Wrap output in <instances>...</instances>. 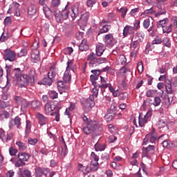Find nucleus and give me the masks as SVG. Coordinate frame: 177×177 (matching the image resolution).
I'll use <instances>...</instances> for the list:
<instances>
[{
	"label": "nucleus",
	"instance_id": "obj_47",
	"mask_svg": "<svg viewBox=\"0 0 177 177\" xmlns=\"http://www.w3.org/2000/svg\"><path fill=\"white\" fill-rule=\"evenodd\" d=\"M27 54H28L27 48H24V49H21L20 52L17 53V56L18 57H23L24 56H27Z\"/></svg>",
	"mask_w": 177,
	"mask_h": 177
},
{
	"label": "nucleus",
	"instance_id": "obj_48",
	"mask_svg": "<svg viewBox=\"0 0 177 177\" xmlns=\"http://www.w3.org/2000/svg\"><path fill=\"white\" fill-rule=\"evenodd\" d=\"M48 95L50 96V99H57L58 93L57 92L51 90L48 91Z\"/></svg>",
	"mask_w": 177,
	"mask_h": 177
},
{
	"label": "nucleus",
	"instance_id": "obj_3",
	"mask_svg": "<svg viewBox=\"0 0 177 177\" xmlns=\"http://www.w3.org/2000/svg\"><path fill=\"white\" fill-rule=\"evenodd\" d=\"M34 75H35V72L34 71H30L29 75L25 74L18 79L17 82L19 88H27L28 86V84L34 83Z\"/></svg>",
	"mask_w": 177,
	"mask_h": 177
},
{
	"label": "nucleus",
	"instance_id": "obj_14",
	"mask_svg": "<svg viewBox=\"0 0 177 177\" xmlns=\"http://www.w3.org/2000/svg\"><path fill=\"white\" fill-rule=\"evenodd\" d=\"M99 89H100V86L99 84L95 85L94 88L92 89V96L90 97L88 100L91 101V104H90V107H93L95 106V103H93V97H97V95H99Z\"/></svg>",
	"mask_w": 177,
	"mask_h": 177
},
{
	"label": "nucleus",
	"instance_id": "obj_19",
	"mask_svg": "<svg viewBox=\"0 0 177 177\" xmlns=\"http://www.w3.org/2000/svg\"><path fill=\"white\" fill-rule=\"evenodd\" d=\"M25 74H23V71H21V70L20 69V68H15V69H13L12 71V75H14V78L17 81L18 80H19L20 78H21V77H23V75H24Z\"/></svg>",
	"mask_w": 177,
	"mask_h": 177
},
{
	"label": "nucleus",
	"instance_id": "obj_57",
	"mask_svg": "<svg viewBox=\"0 0 177 177\" xmlns=\"http://www.w3.org/2000/svg\"><path fill=\"white\" fill-rule=\"evenodd\" d=\"M28 142L29 145H31L32 146H35L38 143V139L37 138H28Z\"/></svg>",
	"mask_w": 177,
	"mask_h": 177
},
{
	"label": "nucleus",
	"instance_id": "obj_27",
	"mask_svg": "<svg viewBox=\"0 0 177 177\" xmlns=\"http://www.w3.org/2000/svg\"><path fill=\"white\" fill-rule=\"evenodd\" d=\"M165 90L167 95H174V90H172V84H171V82L169 80L165 82Z\"/></svg>",
	"mask_w": 177,
	"mask_h": 177
},
{
	"label": "nucleus",
	"instance_id": "obj_13",
	"mask_svg": "<svg viewBox=\"0 0 177 177\" xmlns=\"http://www.w3.org/2000/svg\"><path fill=\"white\" fill-rule=\"evenodd\" d=\"M103 39L108 46H113L114 44H117V40L114 39V36L112 34L105 35Z\"/></svg>",
	"mask_w": 177,
	"mask_h": 177
},
{
	"label": "nucleus",
	"instance_id": "obj_44",
	"mask_svg": "<svg viewBox=\"0 0 177 177\" xmlns=\"http://www.w3.org/2000/svg\"><path fill=\"white\" fill-rule=\"evenodd\" d=\"M118 63L119 64H125L127 63V57H125L124 55H121L118 58Z\"/></svg>",
	"mask_w": 177,
	"mask_h": 177
},
{
	"label": "nucleus",
	"instance_id": "obj_61",
	"mask_svg": "<svg viewBox=\"0 0 177 177\" xmlns=\"http://www.w3.org/2000/svg\"><path fill=\"white\" fill-rule=\"evenodd\" d=\"M32 50L34 49H38L39 48V39H35V41L32 44Z\"/></svg>",
	"mask_w": 177,
	"mask_h": 177
},
{
	"label": "nucleus",
	"instance_id": "obj_16",
	"mask_svg": "<svg viewBox=\"0 0 177 177\" xmlns=\"http://www.w3.org/2000/svg\"><path fill=\"white\" fill-rule=\"evenodd\" d=\"M140 43L138 41H135L133 40V43L131 44V46L133 49H134L133 51L131 53V57H136V55H138V50H139V48L140 46Z\"/></svg>",
	"mask_w": 177,
	"mask_h": 177
},
{
	"label": "nucleus",
	"instance_id": "obj_51",
	"mask_svg": "<svg viewBox=\"0 0 177 177\" xmlns=\"http://www.w3.org/2000/svg\"><path fill=\"white\" fill-rule=\"evenodd\" d=\"M153 104L156 107L160 106L161 104V98H160V97H155L153 99Z\"/></svg>",
	"mask_w": 177,
	"mask_h": 177
},
{
	"label": "nucleus",
	"instance_id": "obj_49",
	"mask_svg": "<svg viewBox=\"0 0 177 177\" xmlns=\"http://www.w3.org/2000/svg\"><path fill=\"white\" fill-rule=\"evenodd\" d=\"M57 88L59 91H66V84L62 81L57 82Z\"/></svg>",
	"mask_w": 177,
	"mask_h": 177
},
{
	"label": "nucleus",
	"instance_id": "obj_53",
	"mask_svg": "<svg viewBox=\"0 0 177 177\" xmlns=\"http://www.w3.org/2000/svg\"><path fill=\"white\" fill-rule=\"evenodd\" d=\"M74 64V62L71 60H68L67 62V66H66V71H73V66Z\"/></svg>",
	"mask_w": 177,
	"mask_h": 177
},
{
	"label": "nucleus",
	"instance_id": "obj_4",
	"mask_svg": "<svg viewBox=\"0 0 177 177\" xmlns=\"http://www.w3.org/2000/svg\"><path fill=\"white\" fill-rule=\"evenodd\" d=\"M100 131H102V127L97 125V122L92 120L87 124V127L83 128V131L86 135L91 133L99 135Z\"/></svg>",
	"mask_w": 177,
	"mask_h": 177
},
{
	"label": "nucleus",
	"instance_id": "obj_6",
	"mask_svg": "<svg viewBox=\"0 0 177 177\" xmlns=\"http://www.w3.org/2000/svg\"><path fill=\"white\" fill-rule=\"evenodd\" d=\"M56 108L62 109V104L57 101L50 102L44 106V113L46 114V115H51L53 113V110Z\"/></svg>",
	"mask_w": 177,
	"mask_h": 177
},
{
	"label": "nucleus",
	"instance_id": "obj_32",
	"mask_svg": "<svg viewBox=\"0 0 177 177\" xmlns=\"http://www.w3.org/2000/svg\"><path fill=\"white\" fill-rule=\"evenodd\" d=\"M43 10H44V13L46 16V17H47L48 19H49V17L52 15V14L53 13L52 12V10H50V8H49V7H48L46 5H45L44 6H43Z\"/></svg>",
	"mask_w": 177,
	"mask_h": 177
},
{
	"label": "nucleus",
	"instance_id": "obj_31",
	"mask_svg": "<svg viewBox=\"0 0 177 177\" xmlns=\"http://www.w3.org/2000/svg\"><path fill=\"white\" fill-rule=\"evenodd\" d=\"M163 34H169L172 32V23H168L162 29Z\"/></svg>",
	"mask_w": 177,
	"mask_h": 177
},
{
	"label": "nucleus",
	"instance_id": "obj_17",
	"mask_svg": "<svg viewBox=\"0 0 177 177\" xmlns=\"http://www.w3.org/2000/svg\"><path fill=\"white\" fill-rule=\"evenodd\" d=\"M15 125L18 128V129H20V127L21 126V118H20V117L17 116L14 120L10 122V128H13Z\"/></svg>",
	"mask_w": 177,
	"mask_h": 177
},
{
	"label": "nucleus",
	"instance_id": "obj_34",
	"mask_svg": "<svg viewBox=\"0 0 177 177\" xmlns=\"http://www.w3.org/2000/svg\"><path fill=\"white\" fill-rule=\"evenodd\" d=\"M90 169L93 172H96L99 169V162L96 161H91L90 165Z\"/></svg>",
	"mask_w": 177,
	"mask_h": 177
},
{
	"label": "nucleus",
	"instance_id": "obj_35",
	"mask_svg": "<svg viewBox=\"0 0 177 177\" xmlns=\"http://www.w3.org/2000/svg\"><path fill=\"white\" fill-rule=\"evenodd\" d=\"M95 150V151H103L106 150V145L105 144H100V143H96L94 145Z\"/></svg>",
	"mask_w": 177,
	"mask_h": 177
},
{
	"label": "nucleus",
	"instance_id": "obj_52",
	"mask_svg": "<svg viewBox=\"0 0 177 177\" xmlns=\"http://www.w3.org/2000/svg\"><path fill=\"white\" fill-rule=\"evenodd\" d=\"M119 12L120 13H122L121 17H122V19H125V17L127 16V12H128V8H121L119 10Z\"/></svg>",
	"mask_w": 177,
	"mask_h": 177
},
{
	"label": "nucleus",
	"instance_id": "obj_8",
	"mask_svg": "<svg viewBox=\"0 0 177 177\" xmlns=\"http://www.w3.org/2000/svg\"><path fill=\"white\" fill-rule=\"evenodd\" d=\"M109 23L108 21L102 20L100 23V26L102 27L99 30L97 35H100V34H106V32H109V30L111 29V25L107 24Z\"/></svg>",
	"mask_w": 177,
	"mask_h": 177
},
{
	"label": "nucleus",
	"instance_id": "obj_2",
	"mask_svg": "<svg viewBox=\"0 0 177 177\" xmlns=\"http://www.w3.org/2000/svg\"><path fill=\"white\" fill-rule=\"evenodd\" d=\"M61 16H62L63 20H67L68 17H71L72 20L77 19L80 16V10L78 5H74L70 10L67 9V6L65 9L60 12Z\"/></svg>",
	"mask_w": 177,
	"mask_h": 177
},
{
	"label": "nucleus",
	"instance_id": "obj_29",
	"mask_svg": "<svg viewBox=\"0 0 177 177\" xmlns=\"http://www.w3.org/2000/svg\"><path fill=\"white\" fill-rule=\"evenodd\" d=\"M114 117H115V114L114 113L109 112L107 111L104 115V120L106 121V122H110L114 120Z\"/></svg>",
	"mask_w": 177,
	"mask_h": 177
},
{
	"label": "nucleus",
	"instance_id": "obj_62",
	"mask_svg": "<svg viewBox=\"0 0 177 177\" xmlns=\"http://www.w3.org/2000/svg\"><path fill=\"white\" fill-rule=\"evenodd\" d=\"M11 24H12V19L10 18V17H6V19H4V26H9Z\"/></svg>",
	"mask_w": 177,
	"mask_h": 177
},
{
	"label": "nucleus",
	"instance_id": "obj_24",
	"mask_svg": "<svg viewBox=\"0 0 177 177\" xmlns=\"http://www.w3.org/2000/svg\"><path fill=\"white\" fill-rule=\"evenodd\" d=\"M169 23V19L165 18L164 19L160 20L157 22L156 26L158 28H164Z\"/></svg>",
	"mask_w": 177,
	"mask_h": 177
},
{
	"label": "nucleus",
	"instance_id": "obj_59",
	"mask_svg": "<svg viewBox=\"0 0 177 177\" xmlns=\"http://www.w3.org/2000/svg\"><path fill=\"white\" fill-rule=\"evenodd\" d=\"M26 133H30L31 131V122L30 120H26Z\"/></svg>",
	"mask_w": 177,
	"mask_h": 177
},
{
	"label": "nucleus",
	"instance_id": "obj_40",
	"mask_svg": "<svg viewBox=\"0 0 177 177\" xmlns=\"http://www.w3.org/2000/svg\"><path fill=\"white\" fill-rule=\"evenodd\" d=\"M168 125V121L165 119H162L158 121V127L159 129H161V128H165Z\"/></svg>",
	"mask_w": 177,
	"mask_h": 177
},
{
	"label": "nucleus",
	"instance_id": "obj_20",
	"mask_svg": "<svg viewBox=\"0 0 177 177\" xmlns=\"http://www.w3.org/2000/svg\"><path fill=\"white\" fill-rule=\"evenodd\" d=\"M31 59H32V62H33V63H36L37 62H39V60L40 59L39 50H38L37 49L32 50Z\"/></svg>",
	"mask_w": 177,
	"mask_h": 177
},
{
	"label": "nucleus",
	"instance_id": "obj_54",
	"mask_svg": "<svg viewBox=\"0 0 177 177\" xmlns=\"http://www.w3.org/2000/svg\"><path fill=\"white\" fill-rule=\"evenodd\" d=\"M24 165H26V162H24V161L20 159H18V160L15 163V166L17 168H19L20 167H24Z\"/></svg>",
	"mask_w": 177,
	"mask_h": 177
},
{
	"label": "nucleus",
	"instance_id": "obj_10",
	"mask_svg": "<svg viewBox=\"0 0 177 177\" xmlns=\"http://www.w3.org/2000/svg\"><path fill=\"white\" fill-rule=\"evenodd\" d=\"M156 153V147L154 145H149L147 148L142 150V156L150 158Z\"/></svg>",
	"mask_w": 177,
	"mask_h": 177
},
{
	"label": "nucleus",
	"instance_id": "obj_64",
	"mask_svg": "<svg viewBox=\"0 0 177 177\" xmlns=\"http://www.w3.org/2000/svg\"><path fill=\"white\" fill-rule=\"evenodd\" d=\"M9 153L10 156H16V154H17V149L13 147H10L9 149Z\"/></svg>",
	"mask_w": 177,
	"mask_h": 177
},
{
	"label": "nucleus",
	"instance_id": "obj_7",
	"mask_svg": "<svg viewBox=\"0 0 177 177\" xmlns=\"http://www.w3.org/2000/svg\"><path fill=\"white\" fill-rule=\"evenodd\" d=\"M152 114L153 113L151 111H148L145 115H143L142 113H140L138 117V124L141 128H143V127H145L146 124L150 121Z\"/></svg>",
	"mask_w": 177,
	"mask_h": 177
},
{
	"label": "nucleus",
	"instance_id": "obj_30",
	"mask_svg": "<svg viewBox=\"0 0 177 177\" xmlns=\"http://www.w3.org/2000/svg\"><path fill=\"white\" fill-rule=\"evenodd\" d=\"M55 17L57 23H62L63 17L62 16V13L59 11V10H56L54 11Z\"/></svg>",
	"mask_w": 177,
	"mask_h": 177
},
{
	"label": "nucleus",
	"instance_id": "obj_42",
	"mask_svg": "<svg viewBox=\"0 0 177 177\" xmlns=\"http://www.w3.org/2000/svg\"><path fill=\"white\" fill-rule=\"evenodd\" d=\"M20 177H32L31 175V171L28 169H24L20 173Z\"/></svg>",
	"mask_w": 177,
	"mask_h": 177
},
{
	"label": "nucleus",
	"instance_id": "obj_9",
	"mask_svg": "<svg viewBox=\"0 0 177 177\" xmlns=\"http://www.w3.org/2000/svg\"><path fill=\"white\" fill-rule=\"evenodd\" d=\"M158 138V135H157V133H156V129H153L151 132H149V134H147L144 139V143H146L149 140L151 143H154L157 140V138Z\"/></svg>",
	"mask_w": 177,
	"mask_h": 177
},
{
	"label": "nucleus",
	"instance_id": "obj_26",
	"mask_svg": "<svg viewBox=\"0 0 177 177\" xmlns=\"http://www.w3.org/2000/svg\"><path fill=\"white\" fill-rule=\"evenodd\" d=\"M101 84H99L100 89H106L109 88L110 84L107 83V78L100 76Z\"/></svg>",
	"mask_w": 177,
	"mask_h": 177
},
{
	"label": "nucleus",
	"instance_id": "obj_43",
	"mask_svg": "<svg viewBox=\"0 0 177 177\" xmlns=\"http://www.w3.org/2000/svg\"><path fill=\"white\" fill-rule=\"evenodd\" d=\"M74 109H75V104L73 102H71L70 106L66 109L65 114L70 117L69 111H73V110H74Z\"/></svg>",
	"mask_w": 177,
	"mask_h": 177
},
{
	"label": "nucleus",
	"instance_id": "obj_15",
	"mask_svg": "<svg viewBox=\"0 0 177 177\" xmlns=\"http://www.w3.org/2000/svg\"><path fill=\"white\" fill-rule=\"evenodd\" d=\"M35 117L37 119L39 124L41 126L46 125L49 121L48 118L45 117L44 115L39 113H36Z\"/></svg>",
	"mask_w": 177,
	"mask_h": 177
},
{
	"label": "nucleus",
	"instance_id": "obj_38",
	"mask_svg": "<svg viewBox=\"0 0 177 177\" xmlns=\"http://www.w3.org/2000/svg\"><path fill=\"white\" fill-rule=\"evenodd\" d=\"M153 21V18H151V17H148L147 18H146L144 21H143V27L144 28H149L150 27V23L151 21Z\"/></svg>",
	"mask_w": 177,
	"mask_h": 177
},
{
	"label": "nucleus",
	"instance_id": "obj_37",
	"mask_svg": "<svg viewBox=\"0 0 177 177\" xmlns=\"http://www.w3.org/2000/svg\"><path fill=\"white\" fill-rule=\"evenodd\" d=\"M29 106L30 103L27 102V100L24 99V100H22V102H21V111H23L24 113L26 112L27 111V107H28Z\"/></svg>",
	"mask_w": 177,
	"mask_h": 177
},
{
	"label": "nucleus",
	"instance_id": "obj_45",
	"mask_svg": "<svg viewBox=\"0 0 177 177\" xmlns=\"http://www.w3.org/2000/svg\"><path fill=\"white\" fill-rule=\"evenodd\" d=\"M90 80H91V82H92V84H93V86H95V85H99V84H98L97 82H96V81H97V80H99V77H98V76L95 75H91L90 76Z\"/></svg>",
	"mask_w": 177,
	"mask_h": 177
},
{
	"label": "nucleus",
	"instance_id": "obj_50",
	"mask_svg": "<svg viewBox=\"0 0 177 177\" xmlns=\"http://www.w3.org/2000/svg\"><path fill=\"white\" fill-rule=\"evenodd\" d=\"M10 106V102L0 100V109H6Z\"/></svg>",
	"mask_w": 177,
	"mask_h": 177
},
{
	"label": "nucleus",
	"instance_id": "obj_28",
	"mask_svg": "<svg viewBox=\"0 0 177 177\" xmlns=\"http://www.w3.org/2000/svg\"><path fill=\"white\" fill-rule=\"evenodd\" d=\"M63 80L65 84H68L69 82H71V72L66 71L64 74Z\"/></svg>",
	"mask_w": 177,
	"mask_h": 177
},
{
	"label": "nucleus",
	"instance_id": "obj_33",
	"mask_svg": "<svg viewBox=\"0 0 177 177\" xmlns=\"http://www.w3.org/2000/svg\"><path fill=\"white\" fill-rule=\"evenodd\" d=\"M16 145L20 151H24V150H27V144L21 141H18L16 142Z\"/></svg>",
	"mask_w": 177,
	"mask_h": 177
},
{
	"label": "nucleus",
	"instance_id": "obj_41",
	"mask_svg": "<svg viewBox=\"0 0 177 177\" xmlns=\"http://www.w3.org/2000/svg\"><path fill=\"white\" fill-rule=\"evenodd\" d=\"M31 106L34 110H38L41 107V102L39 100H33L31 102Z\"/></svg>",
	"mask_w": 177,
	"mask_h": 177
},
{
	"label": "nucleus",
	"instance_id": "obj_11",
	"mask_svg": "<svg viewBox=\"0 0 177 177\" xmlns=\"http://www.w3.org/2000/svg\"><path fill=\"white\" fill-rule=\"evenodd\" d=\"M49 173V169L44 167H36L35 169V177H46V175Z\"/></svg>",
	"mask_w": 177,
	"mask_h": 177
},
{
	"label": "nucleus",
	"instance_id": "obj_56",
	"mask_svg": "<svg viewBox=\"0 0 177 177\" xmlns=\"http://www.w3.org/2000/svg\"><path fill=\"white\" fill-rule=\"evenodd\" d=\"M156 91L155 90H148L146 93V95L147 96V97H153L154 95H156Z\"/></svg>",
	"mask_w": 177,
	"mask_h": 177
},
{
	"label": "nucleus",
	"instance_id": "obj_21",
	"mask_svg": "<svg viewBox=\"0 0 177 177\" xmlns=\"http://www.w3.org/2000/svg\"><path fill=\"white\" fill-rule=\"evenodd\" d=\"M89 49V46L88 45V41L86 39H83L81 44L79 46V50L80 52H85Z\"/></svg>",
	"mask_w": 177,
	"mask_h": 177
},
{
	"label": "nucleus",
	"instance_id": "obj_60",
	"mask_svg": "<svg viewBox=\"0 0 177 177\" xmlns=\"http://www.w3.org/2000/svg\"><path fill=\"white\" fill-rule=\"evenodd\" d=\"M121 74H128V73H131V69L128 68L127 66H123L120 68Z\"/></svg>",
	"mask_w": 177,
	"mask_h": 177
},
{
	"label": "nucleus",
	"instance_id": "obj_23",
	"mask_svg": "<svg viewBox=\"0 0 177 177\" xmlns=\"http://www.w3.org/2000/svg\"><path fill=\"white\" fill-rule=\"evenodd\" d=\"M165 138H168V136L165 135V134H163L162 136H160L158 139L159 140H163L162 142V145L163 146V147H169V146H171V141L169 140H164Z\"/></svg>",
	"mask_w": 177,
	"mask_h": 177
},
{
	"label": "nucleus",
	"instance_id": "obj_63",
	"mask_svg": "<svg viewBox=\"0 0 177 177\" xmlns=\"http://www.w3.org/2000/svg\"><path fill=\"white\" fill-rule=\"evenodd\" d=\"M91 160H93L91 161H96V162L99 161V156H97V155H96L95 152H91Z\"/></svg>",
	"mask_w": 177,
	"mask_h": 177
},
{
	"label": "nucleus",
	"instance_id": "obj_12",
	"mask_svg": "<svg viewBox=\"0 0 177 177\" xmlns=\"http://www.w3.org/2000/svg\"><path fill=\"white\" fill-rule=\"evenodd\" d=\"M3 57L6 61L15 62L16 60V53L10 50H6Z\"/></svg>",
	"mask_w": 177,
	"mask_h": 177
},
{
	"label": "nucleus",
	"instance_id": "obj_18",
	"mask_svg": "<svg viewBox=\"0 0 177 177\" xmlns=\"http://www.w3.org/2000/svg\"><path fill=\"white\" fill-rule=\"evenodd\" d=\"M88 19H89V14L88 12L84 13L79 19V24L80 26H83L84 27L86 26Z\"/></svg>",
	"mask_w": 177,
	"mask_h": 177
},
{
	"label": "nucleus",
	"instance_id": "obj_39",
	"mask_svg": "<svg viewBox=\"0 0 177 177\" xmlns=\"http://www.w3.org/2000/svg\"><path fill=\"white\" fill-rule=\"evenodd\" d=\"M10 68H11V66H8L6 65V77H7V85L6 86V88H9V86H8V84H9V78H10V77H12V75L10 73Z\"/></svg>",
	"mask_w": 177,
	"mask_h": 177
},
{
	"label": "nucleus",
	"instance_id": "obj_58",
	"mask_svg": "<svg viewBox=\"0 0 177 177\" xmlns=\"http://www.w3.org/2000/svg\"><path fill=\"white\" fill-rule=\"evenodd\" d=\"M162 40L160 37H156L151 42L152 45H160L162 44Z\"/></svg>",
	"mask_w": 177,
	"mask_h": 177
},
{
	"label": "nucleus",
	"instance_id": "obj_1",
	"mask_svg": "<svg viewBox=\"0 0 177 177\" xmlns=\"http://www.w3.org/2000/svg\"><path fill=\"white\" fill-rule=\"evenodd\" d=\"M104 50H106L104 44H100L96 46V54H95L93 52H91L87 56V62H89V67L93 68L100 66V64H102V63H106L107 62V59L106 57H97V56H102Z\"/></svg>",
	"mask_w": 177,
	"mask_h": 177
},
{
	"label": "nucleus",
	"instance_id": "obj_25",
	"mask_svg": "<svg viewBox=\"0 0 177 177\" xmlns=\"http://www.w3.org/2000/svg\"><path fill=\"white\" fill-rule=\"evenodd\" d=\"M31 156L27 153H19L18 154V159L21 160L24 162H26L30 160Z\"/></svg>",
	"mask_w": 177,
	"mask_h": 177
},
{
	"label": "nucleus",
	"instance_id": "obj_5",
	"mask_svg": "<svg viewBox=\"0 0 177 177\" xmlns=\"http://www.w3.org/2000/svg\"><path fill=\"white\" fill-rule=\"evenodd\" d=\"M56 74H57L56 68L55 66H51L50 67V71L48 73V75H46L43 78V85H48V86H50V85H52V82H53V80H55V77H56Z\"/></svg>",
	"mask_w": 177,
	"mask_h": 177
},
{
	"label": "nucleus",
	"instance_id": "obj_22",
	"mask_svg": "<svg viewBox=\"0 0 177 177\" xmlns=\"http://www.w3.org/2000/svg\"><path fill=\"white\" fill-rule=\"evenodd\" d=\"M59 153L60 156H63L64 157H66V156H67V153H68V151L67 149V145H66V142L64 141L63 145H62L59 148Z\"/></svg>",
	"mask_w": 177,
	"mask_h": 177
},
{
	"label": "nucleus",
	"instance_id": "obj_55",
	"mask_svg": "<svg viewBox=\"0 0 177 177\" xmlns=\"http://www.w3.org/2000/svg\"><path fill=\"white\" fill-rule=\"evenodd\" d=\"M162 42L165 46H167V48H171V41H169L168 37H164Z\"/></svg>",
	"mask_w": 177,
	"mask_h": 177
},
{
	"label": "nucleus",
	"instance_id": "obj_46",
	"mask_svg": "<svg viewBox=\"0 0 177 177\" xmlns=\"http://www.w3.org/2000/svg\"><path fill=\"white\" fill-rule=\"evenodd\" d=\"M109 113H113V114H116L117 111V104L113 103L111 105V107L107 111Z\"/></svg>",
	"mask_w": 177,
	"mask_h": 177
},
{
	"label": "nucleus",
	"instance_id": "obj_36",
	"mask_svg": "<svg viewBox=\"0 0 177 177\" xmlns=\"http://www.w3.org/2000/svg\"><path fill=\"white\" fill-rule=\"evenodd\" d=\"M28 13L30 16H34L37 13V7L34 4H31L28 7Z\"/></svg>",
	"mask_w": 177,
	"mask_h": 177
}]
</instances>
